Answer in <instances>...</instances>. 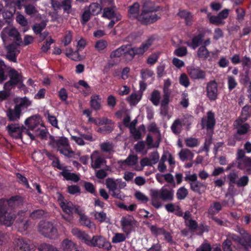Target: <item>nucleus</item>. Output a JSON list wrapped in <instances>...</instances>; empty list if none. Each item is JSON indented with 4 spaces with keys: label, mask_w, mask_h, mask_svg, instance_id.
Returning a JSON list of instances; mask_svg holds the SVG:
<instances>
[{
    "label": "nucleus",
    "mask_w": 251,
    "mask_h": 251,
    "mask_svg": "<svg viewBox=\"0 0 251 251\" xmlns=\"http://www.w3.org/2000/svg\"><path fill=\"white\" fill-rule=\"evenodd\" d=\"M207 17L209 18L210 23L216 25H223L224 22L222 21L221 18L218 15L217 16L211 15L210 13H208Z\"/></svg>",
    "instance_id": "obj_44"
},
{
    "label": "nucleus",
    "mask_w": 251,
    "mask_h": 251,
    "mask_svg": "<svg viewBox=\"0 0 251 251\" xmlns=\"http://www.w3.org/2000/svg\"><path fill=\"white\" fill-rule=\"evenodd\" d=\"M134 195L136 199L141 202H146L149 201L148 197L140 191L136 192Z\"/></svg>",
    "instance_id": "obj_58"
},
{
    "label": "nucleus",
    "mask_w": 251,
    "mask_h": 251,
    "mask_svg": "<svg viewBox=\"0 0 251 251\" xmlns=\"http://www.w3.org/2000/svg\"><path fill=\"white\" fill-rule=\"evenodd\" d=\"M115 7H108L103 9L102 16L108 19H115L119 21L121 19V15L115 11Z\"/></svg>",
    "instance_id": "obj_17"
},
{
    "label": "nucleus",
    "mask_w": 251,
    "mask_h": 251,
    "mask_svg": "<svg viewBox=\"0 0 251 251\" xmlns=\"http://www.w3.org/2000/svg\"><path fill=\"white\" fill-rule=\"evenodd\" d=\"M159 55V53H154L150 55L147 59V63L150 65L155 64L158 59Z\"/></svg>",
    "instance_id": "obj_54"
},
{
    "label": "nucleus",
    "mask_w": 251,
    "mask_h": 251,
    "mask_svg": "<svg viewBox=\"0 0 251 251\" xmlns=\"http://www.w3.org/2000/svg\"><path fill=\"white\" fill-rule=\"evenodd\" d=\"M38 230L43 236L51 239H55L59 236L57 228L50 222H41L39 224Z\"/></svg>",
    "instance_id": "obj_6"
},
{
    "label": "nucleus",
    "mask_w": 251,
    "mask_h": 251,
    "mask_svg": "<svg viewBox=\"0 0 251 251\" xmlns=\"http://www.w3.org/2000/svg\"><path fill=\"white\" fill-rule=\"evenodd\" d=\"M204 36L202 34H199L194 36L191 42H187L185 44L193 50H195L202 43Z\"/></svg>",
    "instance_id": "obj_27"
},
{
    "label": "nucleus",
    "mask_w": 251,
    "mask_h": 251,
    "mask_svg": "<svg viewBox=\"0 0 251 251\" xmlns=\"http://www.w3.org/2000/svg\"><path fill=\"white\" fill-rule=\"evenodd\" d=\"M60 174L63 176V177L68 180H72L74 182H77L79 180L78 176L74 173H71L67 170H63L60 173Z\"/></svg>",
    "instance_id": "obj_35"
},
{
    "label": "nucleus",
    "mask_w": 251,
    "mask_h": 251,
    "mask_svg": "<svg viewBox=\"0 0 251 251\" xmlns=\"http://www.w3.org/2000/svg\"><path fill=\"white\" fill-rule=\"evenodd\" d=\"M58 201L63 211L70 215L73 213L74 210V206L72 202L65 200L60 194H58Z\"/></svg>",
    "instance_id": "obj_13"
},
{
    "label": "nucleus",
    "mask_w": 251,
    "mask_h": 251,
    "mask_svg": "<svg viewBox=\"0 0 251 251\" xmlns=\"http://www.w3.org/2000/svg\"><path fill=\"white\" fill-rule=\"evenodd\" d=\"M142 97V92H137L131 94L127 98V100L131 105H136L141 100Z\"/></svg>",
    "instance_id": "obj_33"
},
{
    "label": "nucleus",
    "mask_w": 251,
    "mask_h": 251,
    "mask_svg": "<svg viewBox=\"0 0 251 251\" xmlns=\"http://www.w3.org/2000/svg\"><path fill=\"white\" fill-rule=\"evenodd\" d=\"M87 245L99 248H108L110 246L109 243L105 238L102 236H94L92 239H90L89 237Z\"/></svg>",
    "instance_id": "obj_12"
},
{
    "label": "nucleus",
    "mask_w": 251,
    "mask_h": 251,
    "mask_svg": "<svg viewBox=\"0 0 251 251\" xmlns=\"http://www.w3.org/2000/svg\"><path fill=\"white\" fill-rule=\"evenodd\" d=\"M25 13L31 16L36 15L38 11L35 7L32 4H28L25 6Z\"/></svg>",
    "instance_id": "obj_47"
},
{
    "label": "nucleus",
    "mask_w": 251,
    "mask_h": 251,
    "mask_svg": "<svg viewBox=\"0 0 251 251\" xmlns=\"http://www.w3.org/2000/svg\"><path fill=\"white\" fill-rule=\"evenodd\" d=\"M31 104L32 101L28 98L24 97L17 100L16 106L22 111L31 106Z\"/></svg>",
    "instance_id": "obj_24"
},
{
    "label": "nucleus",
    "mask_w": 251,
    "mask_h": 251,
    "mask_svg": "<svg viewBox=\"0 0 251 251\" xmlns=\"http://www.w3.org/2000/svg\"><path fill=\"white\" fill-rule=\"evenodd\" d=\"M14 250L16 251H31L27 242L22 238L17 239L15 241Z\"/></svg>",
    "instance_id": "obj_21"
},
{
    "label": "nucleus",
    "mask_w": 251,
    "mask_h": 251,
    "mask_svg": "<svg viewBox=\"0 0 251 251\" xmlns=\"http://www.w3.org/2000/svg\"><path fill=\"white\" fill-rule=\"evenodd\" d=\"M129 49L130 45H123L112 51L110 56L112 57H119L122 55H124L125 56L127 57L128 55L129 56Z\"/></svg>",
    "instance_id": "obj_20"
},
{
    "label": "nucleus",
    "mask_w": 251,
    "mask_h": 251,
    "mask_svg": "<svg viewBox=\"0 0 251 251\" xmlns=\"http://www.w3.org/2000/svg\"><path fill=\"white\" fill-rule=\"evenodd\" d=\"M227 84L229 90H231L236 87L237 83L233 76H228L227 77Z\"/></svg>",
    "instance_id": "obj_59"
},
{
    "label": "nucleus",
    "mask_w": 251,
    "mask_h": 251,
    "mask_svg": "<svg viewBox=\"0 0 251 251\" xmlns=\"http://www.w3.org/2000/svg\"><path fill=\"white\" fill-rule=\"evenodd\" d=\"M198 176L196 174H191L190 172H187L186 173L185 180L190 183L195 182L197 180Z\"/></svg>",
    "instance_id": "obj_60"
},
{
    "label": "nucleus",
    "mask_w": 251,
    "mask_h": 251,
    "mask_svg": "<svg viewBox=\"0 0 251 251\" xmlns=\"http://www.w3.org/2000/svg\"><path fill=\"white\" fill-rule=\"evenodd\" d=\"M41 122L40 117L35 115L26 119L25 123L29 129L34 131L35 136L44 139L46 137L48 132L46 128Z\"/></svg>",
    "instance_id": "obj_3"
},
{
    "label": "nucleus",
    "mask_w": 251,
    "mask_h": 251,
    "mask_svg": "<svg viewBox=\"0 0 251 251\" xmlns=\"http://www.w3.org/2000/svg\"><path fill=\"white\" fill-rule=\"evenodd\" d=\"M72 233L79 239L83 241L86 244L89 239L88 235L84 232L77 228H74L72 229Z\"/></svg>",
    "instance_id": "obj_30"
},
{
    "label": "nucleus",
    "mask_w": 251,
    "mask_h": 251,
    "mask_svg": "<svg viewBox=\"0 0 251 251\" xmlns=\"http://www.w3.org/2000/svg\"><path fill=\"white\" fill-rule=\"evenodd\" d=\"M138 160V158L136 155H130L125 160L121 161V164H126L128 166H133L135 165Z\"/></svg>",
    "instance_id": "obj_39"
},
{
    "label": "nucleus",
    "mask_w": 251,
    "mask_h": 251,
    "mask_svg": "<svg viewBox=\"0 0 251 251\" xmlns=\"http://www.w3.org/2000/svg\"><path fill=\"white\" fill-rule=\"evenodd\" d=\"M158 18L159 17L154 12V10L152 8L144 5L138 20L143 24H148L155 22Z\"/></svg>",
    "instance_id": "obj_7"
},
{
    "label": "nucleus",
    "mask_w": 251,
    "mask_h": 251,
    "mask_svg": "<svg viewBox=\"0 0 251 251\" xmlns=\"http://www.w3.org/2000/svg\"><path fill=\"white\" fill-rule=\"evenodd\" d=\"M9 134L11 136H14L15 133H17L18 135L16 136V138H22L23 136H28L31 140L35 139V137L30 132L27 131L25 129L22 130V133H21V129L20 126L12 124L7 126Z\"/></svg>",
    "instance_id": "obj_10"
},
{
    "label": "nucleus",
    "mask_w": 251,
    "mask_h": 251,
    "mask_svg": "<svg viewBox=\"0 0 251 251\" xmlns=\"http://www.w3.org/2000/svg\"><path fill=\"white\" fill-rule=\"evenodd\" d=\"M158 194V189L151 191V203L156 208H159L162 206L161 199Z\"/></svg>",
    "instance_id": "obj_22"
},
{
    "label": "nucleus",
    "mask_w": 251,
    "mask_h": 251,
    "mask_svg": "<svg viewBox=\"0 0 251 251\" xmlns=\"http://www.w3.org/2000/svg\"><path fill=\"white\" fill-rule=\"evenodd\" d=\"M107 46V43L103 40H100L95 45V49L99 52H103Z\"/></svg>",
    "instance_id": "obj_41"
},
{
    "label": "nucleus",
    "mask_w": 251,
    "mask_h": 251,
    "mask_svg": "<svg viewBox=\"0 0 251 251\" xmlns=\"http://www.w3.org/2000/svg\"><path fill=\"white\" fill-rule=\"evenodd\" d=\"M95 218L100 222H103L106 221V214L105 213L101 212H95L94 213Z\"/></svg>",
    "instance_id": "obj_57"
},
{
    "label": "nucleus",
    "mask_w": 251,
    "mask_h": 251,
    "mask_svg": "<svg viewBox=\"0 0 251 251\" xmlns=\"http://www.w3.org/2000/svg\"><path fill=\"white\" fill-rule=\"evenodd\" d=\"M88 10L92 15H97L101 11V6L97 3H93L90 5Z\"/></svg>",
    "instance_id": "obj_38"
},
{
    "label": "nucleus",
    "mask_w": 251,
    "mask_h": 251,
    "mask_svg": "<svg viewBox=\"0 0 251 251\" xmlns=\"http://www.w3.org/2000/svg\"><path fill=\"white\" fill-rule=\"evenodd\" d=\"M50 144L66 156L72 157L75 154L74 151L72 150L69 145L68 139L66 137H61L58 139L52 138Z\"/></svg>",
    "instance_id": "obj_4"
},
{
    "label": "nucleus",
    "mask_w": 251,
    "mask_h": 251,
    "mask_svg": "<svg viewBox=\"0 0 251 251\" xmlns=\"http://www.w3.org/2000/svg\"><path fill=\"white\" fill-rule=\"evenodd\" d=\"M154 40L155 38L154 37H150L146 41L140 45L145 53L148 50L150 47L152 45Z\"/></svg>",
    "instance_id": "obj_46"
},
{
    "label": "nucleus",
    "mask_w": 251,
    "mask_h": 251,
    "mask_svg": "<svg viewBox=\"0 0 251 251\" xmlns=\"http://www.w3.org/2000/svg\"><path fill=\"white\" fill-rule=\"evenodd\" d=\"M179 83L181 85L183 86L185 88H187L189 86V80L186 74H182L180 75L179 77Z\"/></svg>",
    "instance_id": "obj_53"
},
{
    "label": "nucleus",
    "mask_w": 251,
    "mask_h": 251,
    "mask_svg": "<svg viewBox=\"0 0 251 251\" xmlns=\"http://www.w3.org/2000/svg\"><path fill=\"white\" fill-rule=\"evenodd\" d=\"M105 184L109 192L112 193L113 197L120 200L125 198L124 195L118 190L123 189L126 186V183L122 181L121 179L108 178L106 180Z\"/></svg>",
    "instance_id": "obj_5"
},
{
    "label": "nucleus",
    "mask_w": 251,
    "mask_h": 251,
    "mask_svg": "<svg viewBox=\"0 0 251 251\" xmlns=\"http://www.w3.org/2000/svg\"><path fill=\"white\" fill-rule=\"evenodd\" d=\"M182 121L180 119L176 120L171 126L172 131L176 134L179 133L182 129Z\"/></svg>",
    "instance_id": "obj_37"
},
{
    "label": "nucleus",
    "mask_w": 251,
    "mask_h": 251,
    "mask_svg": "<svg viewBox=\"0 0 251 251\" xmlns=\"http://www.w3.org/2000/svg\"><path fill=\"white\" fill-rule=\"evenodd\" d=\"M10 80L13 84H17L22 81V77L20 74L15 70L10 71Z\"/></svg>",
    "instance_id": "obj_36"
},
{
    "label": "nucleus",
    "mask_w": 251,
    "mask_h": 251,
    "mask_svg": "<svg viewBox=\"0 0 251 251\" xmlns=\"http://www.w3.org/2000/svg\"><path fill=\"white\" fill-rule=\"evenodd\" d=\"M249 180V177L247 176H244L237 180L236 184L239 187H244L248 184Z\"/></svg>",
    "instance_id": "obj_56"
},
{
    "label": "nucleus",
    "mask_w": 251,
    "mask_h": 251,
    "mask_svg": "<svg viewBox=\"0 0 251 251\" xmlns=\"http://www.w3.org/2000/svg\"><path fill=\"white\" fill-rule=\"evenodd\" d=\"M236 159L237 167L247 174H251V158L245 156V152L243 150L238 151Z\"/></svg>",
    "instance_id": "obj_8"
},
{
    "label": "nucleus",
    "mask_w": 251,
    "mask_h": 251,
    "mask_svg": "<svg viewBox=\"0 0 251 251\" xmlns=\"http://www.w3.org/2000/svg\"><path fill=\"white\" fill-rule=\"evenodd\" d=\"M197 54L199 58L205 59L209 56V52L205 46H201L199 48Z\"/></svg>",
    "instance_id": "obj_42"
},
{
    "label": "nucleus",
    "mask_w": 251,
    "mask_h": 251,
    "mask_svg": "<svg viewBox=\"0 0 251 251\" xmlns=\"http://www.w3.org/2000/svg\"><path fill=\"white\" fill-rule=\"evenodd\" d=\"M215 124L214 114L211 111L207 112V116L203 117L201 120L202 128H212Z\"/></svg>",
    "instance_id": "obj_18"
},
{
    "label": "nucleus",
    "mask_w": 251,
    "mask_h": 251,
    "mask_svg": "<svg viewBox=\"0 0 251 251\" xmlns=\"http://www.w3.org/2000/svg\"><path fill=\"white\" fill-rule=\"evenodd\" d=\"M92 161V166L94 169L100 168L103 166L105 163L103 157L98 151H94L91 156Z\"/></svg>",
    "instance_id": "obj_15"
},
{
    "label": "nucleus",
    "mask_w": 251,
    "mask_h": 251,
    "mask_svg": "<svg viewBox=\"0 0 251 251\" xmlns=\"http://www.w3.org/2000/svg\"><path fill=\"white\" fill-rule=\"evenodd\" d=\"M158 193L163 201H171L174 198V191L172 189H168L163 187L160 189H158Z\"/></svg>",
    "instance_id": "obj_19"
},
{
    "label": "nucleus",
    "mask_w": 251,
    "mask_h": 251,
    "mask_svg": "<svg viewBox=\"0 0 251 251\" xmlns=\"http://www.w3.org/2000/svg\"><path fill=\"white\" fill-rule=\"evenodd\" d=\"M178 14L181 18L185 19L187 25H189L192 24L193 16L190 13L186 10H181L179 11Z\"/></svg>",
    "instance_id": "obj_34"
},
{
    "label": "nucleus",
    "mask_w": 251,
    "mask_h": 251,
    "mask_svg": "<svg viewBox=\"0 0 251 251\" xmlns=\"http://www.w3.org/2000/svg\"><path fill=\"white\" fill-rule=\"evenodd\" d=\"M217 84L215 81L208 82L206 86V93L208 98L211 100L217 99L218 96Z\"/></svg>",
    "instance_id": "obj_16"
},
{
    "label": "nucleus",
    "mask_w": 251,
    "mask_h": 251,
    "mask_svg": "<svg viewBox=\"0 0 251 251\" xmlns=\"http://www.w3.org/2000/svg\"><path fill=\"white\" fill-rule=\"evenodd\" d=\"M121 223L123 231L128 234L135 225L136 221L132 216L127 215L122 217Z\"/></svg>",
    "instance_id": "obj_11"
},
{
    "label": "nucleus",
    "mask_w": 251,
    "mask_h": 251,
    "mask_svg": "<svg viewBox=\"0 0 251 251\" xmlns=\"http://www.w3.org/2000/svg\"><path fill=\"white\" fill-rule=\"evenodd\" d=\"M190 185L192 191L200 194L204 192L206 188V186L203 183L198 180L190 183Z\"/></svg>",
    "instance_id": "obj_28"
},
{
    "label": "nucleus",
    "mask_w": 251,
    "mask_h": 251,
    "mask_svg": "<svg viewBox=\"0 0 251 251\" xmlns=\"http://www.w3.org/2000/svg\"><path fill=\"white\" fill-rule=\"evenodd\" d=\"M16 21L22 26L25 27L27 25L28 22L27 19L24 15L18 13Z\"/></svg>",
    "instance_id": "obj_50"
},
{
    "label": "nucleus",
    "mask_w": 251,
    "mask_h": 251,
    "mask_svg": "<svg viewBox=\"0 0 251 251\" xmlns=\"http://www.w3.org/2000/svg\"><path fill=\"white\" fill-rule=\"evenodd\" d=\"M61 248L65 251H73L76 250V245L72 241L66 239L62 241Z\"/></svg>",
    "instance_id": "obj_32"
},
{
    "label": "nucleus",
    "mask_w": 251,
    "mask_h": 251,
    "mask_svg": "<svg viewBox=\"0 0 251 251\" xmlns=\"http://www.w3.org/2000/svg\"><path fill=\"white\" fill-rule=\"evenodd\" d=\"M249 107L244 106L242 111V116L245 115L246 117L244 118V120L239 118L236 120L234 124L235 128L237 129V133L239 135H244L248 132L250 130V126L247 123H243L247 119L248 115L247 112Z\"/></svg>",
    "instance_id": "obj_9"
},
{
    "label": "nucleus",
    "mask_w": 251,
    "mask_h": 251,
    "mask_svg": "<svg viewBox=\"0 0 251 251\" xmlns=\"http://www.w3.org/2000/svg\"><path fill=\"white\" fill-rule=\"evenodd\" d=\"M71 3V0H64L61 3V7H63L65 11L69 13L72 7Z\"/></svg>",
    "instance_id": "obj_63"
},
{
    "label": "nucleus",
    "mask_w": 251,
    "mask_h": 251,
    "mask_svg": "<svg viewBox=\"0 0 251 251\" xmlns=\"http://www.w3.org/2000/svg\"><path fill=\"white\" fill-rule=\"evenodd\" d=\"M20 201L18 198L13 197L7 201H3V205H0V223L6 226H10L14 220L18 223L19 230L23 231L27 229V222L24 221L25 219V211H21L15 216V211L12 209L18 207Z\"/></svg>",
    "instance_id": "obj_1"
},
{
    "label": "nucleus",
    "mask_w": 251,
    "mask_h": 251,
    "mask_svg": "<svg viewBox=\"0 0 251 251\" xmlns=\"http://www.w3.org/2000/svg\"><path fill=\"white\" fill-rule=\"evenodd\" d=\"M160 93L157 90H154L151 94L150 100L154 105H158L160 103Z\"/></svg>",
    "instance_id": "obj_43"
},
{
    "label": "nucleus",
    "mask_w": 251,
    "mask_h": 251,
    "mask_svg": "<svg viewBox=\"0 0 251 251\" xmlns=\"http://www.w3.org/2000/svg\"><path fill=\"white\" fill-rule=\"evenodd\" d=\"M126 239V237L124 234L116 233L113 237L112 241L114 243H118L124 241Z\"/></svg>",
    "instance_id": "obj_51"
},
{
    "label": "nucleus",
    "mask_w": 251,
    "mask_h": 251,
    "mask_svg": "<svg viewBox=\"0 0 251 251\" xmlns=\"http://www.w3.org/2000/svg\"><path fill=\"white\" fill-rule=\"evenodd\" d=\"M21 115V111L16 105L13 109H9L7 112V116L10 121H15L19 120Z\"/></svg>",
    "instance_id": "obj_25"
},
{
    "label": "nucleus",
    "mask_w": 251,
    "mask_h": 251,
    "mask_svg": "<svg viewBox=\"0 0 251 251\" xmlns=\"http://www.w3.org/2000/svg\"><path fill=\"white\" fill-rule=\"evenodd\" d=\"M129 51L130 58H133L135 55H143L145 53L141 46L138 47L133 48H131L130 46Z\"/></svg>",
    "instance_id": "obj_40"
},
{
    "label": "nucleus",
    "mask_w": 251,
    "mask_h": 251,
    "mask_svg": "<svg viewBox=\"0 0 251 251\" xmlns=\"http://www.w3.org/2000/svg\"><path fill=\"white\" fill-rule=\"evenodd\" d=\"M178 155L180 160L182 161L191 160L194 156V153L188 149H182Z\"/></svg>",
    "instance_id": "obj_31"
},
{
    "label": "nucleus",
    "mask_w": 251,
    "mask_h": 251,
    "mask_svg": "<svg viewBox=\"0 0 251 251\" xmlns=\"http://www.w3.org/2000/svg\"><path fill=\"white\" fill-rule=\"evenodd\" d=\"M66 54L68 57L74 60H76L78 58L77 52L74 51L72 49H67Z\"/></svg>",
    "instance_id": "obj_62"
},
{
    "label": "nucleus",
    "mask_w": 251,
    "mask_h": 251,
    "mask_svg": "<svg viewBox=\"0 0 251 251\" xmlns=\"http://www.w3.org/2000/svg\"><path fill=\"white\" fill-rule=\"evenodd\" d=\"M151 230L152 233L156 235H163L165 239L168 242H171L172 241V236L170 234L166 232L162 228H157L155 226H152L151 227Z\"/></svg>",
    "instance_id": "obj_29"
},
{
    "label": "nucleus",
    "mask_w": 251,
    "mask_h": 251,
    "mask_svg": "<svg viewBox=\"0 0 251 251\" xmlns=\"http://www.w3.org/2000/svg\"><path fill=\"white\" fill-rule=\"evenodd\" d=\"M38 250L39 251H59L55 247L47 244H41L39 247Z\"/></svg>",
    "instance_id": "obj_49"
},
{
    "label": "nucleus",
    "mask_w": 251,
    "mask_h": 251,
    "mask_svg": "<svg viewBox=\"0 0 251 251\" xmlns=\"http://www.w3.org/2000/svg\"><path fill=\"white\" fill-rule=\"evenodd\" d=\"M187 146L191 148L197 147L199 144V142L197 139L195 138H188L185 140Z\"/></svg>",
    "instance_id": "obj_52"
},
{
    "label": "nucleus",
    "mask_w": 251,
    "mask_h": 251,
    "mask_svg": "<svg viewBox=\"0 0 251 251\" xmlns=\"http://www.w3.org/2000/svg\"><path fill=\"white\" fill-rule=\"evenodd\" d=\"M140 5L137 2L134 3L132 5L129 7L128 14L131 18L137 19L138 20V17L140 16Z\"/></svg>",
    "instance_id": "obj_26"
},
{
    "label": "nucleus",
    "mask_w": 251,
    "mask_h": 251,
    "mask_svg": "<svg viewBox=\"0 0 251 251\" xmlns=\"http://www.w3.org/2000/svg\"><path fill=\"white\" fill-rule=\"evenodd\" d=\"M222 209V205L220 203L215 202L212 205H211L208 210V213L211 215H214L218 213Z\"/></svg>",
    "instance_id": "obj_45"
},
{
    "label": "nucleus",
    "mask_w": 251,
    "mask_h": 251,
    "mask_svg": "<svg viewBox=\"0 0 251 251\" xmlns=\"http://www.w3.org/2000/svg\"><path fill=\"white\" fill-rule=\"evenodd\" d=\"M187 70L192 79H202L205 78V72L199 67L190 66L188 68Z\"/></svg>",
    "instance_id": "obj_14"
},
{
    "label": "nucleus",
    "mask_w": 251,
    "mask_h": 251,
    "mask_svg": "<svg viewBox=\"0 0 251 251\" xmlns=\"http://www.w3.org/2000/svg\"><path fill=\"white\" fill-rule=\"evenodd\" d=\"M102 99L101 97L97 94L93 95L90 101V106L95 110H98L101 108Z\"/></svg>",
    "instance_id": "obj_23"
},
{
    "label": "nucleus",
    "mask_w": 251,
    "mask_h": 251,
    "mask_svg": "<svg viewBox=\"0 0 251 251\" xmlns=\"http://www.w3.org/2000/svg\"><path fill=\"white\" fill-rule=\"evenodd\" d=\"M0 36L4 45L11 40V38L15 40V44L13 43L6 47V57L9 60L16 62V56L20 52L18 46L22 43V39L18 31L15 27H5L1 31Z\"/></svg>",
    "instance_id": "obj_2"
},
{
    "label": "nucleus",
    "mask_w": 251,
    "mask_h": 251,
    "mask_svg": "<svg viewBox=\"0 0 251 251\" xmlns=\"http://www.w3.org/2000/svg\"><path fill=\"white\" fill-rule=\"evenodd\" d=\"M46 24L45 22H42L39 24H36L33 26V30L36 34L40 33L43 29L45 27Z\"/></svg>",
    "instance_id": "obj_61"
},
{
    "label": "nucleus",
    "mask_w": 251,
    "mask_h": 251,
    "mask_svg": "<svg viewBox=\"0 0 251 251\" xmlns=\"http://www.w3.org/2000/svg\"><path fill=\"white\" fill-rule=\"evenodd\" d=\"M187 53V49L185 47H180L174 51V54L178 56L182 57Z\"/></svg>",
    "instance_id": "obj_64"
},
{
    "label": "nucleus",
    "mask_w": 251,
    "mask_h": 251,
    "mask_svg": "<svg viewBox=\"0 0 251 251\" xmlns=\"http://www.w3.org/2000/svg\"><path fill=\"white\" fill-rule=\"evenodd\" d=\"M188 195V190L184 187L179 188L176 192V197L178 200H183Z\"/></svg>",
    "instance_id": "obj_48"
},
{
    "label": "nucleus",
    "mask_w": 251,
    "mask_h": 251,
    "mask_svg": "<svg viewBox=\"0 0 251 251\" xmlns=\"http://www.w3.org/2000/svg\"><path fill=\"white\" fill-rule=\"evenodd\" d=\"M81 224L89 228H91L93 226V224L91 221L88 218V217L85 215L81 216L79 219Z\"/></svg>",
    "instance_id": "obj_55"
}]
</instances>
